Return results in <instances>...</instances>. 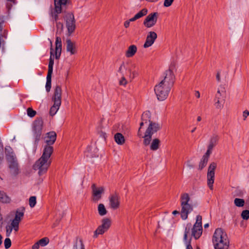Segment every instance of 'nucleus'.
I'll return each mask as SVG.
<instances>
[{"label": "nucleus", "mask_w": 249, "mask_h": 249, "mask_svg": "<svg viewBox=\"0 0 249 249\" xmlns=\"http://www.w3.org/2000/svg\"><path fill=\"white\" fill-rule=\"evenodd\" d=\"M141 127H140V128H139V130H138L137 135H138V136L139 137H142V138H143L142 137H143V136H142V132H141Z\"/></svg>", "instance_id": "56"}, {"label": "nucleus", "mask_w": 249, "mask_h": 249, "mask_svg": "<svg viewBox=\"0 0 249 249\" xmlns=\"http://www.w3.org/2000/svg\"><path fill=\"white\" fill-rule=\"evenodd\" d=\"M122 76L119 81V85L121 86H125L127 83V81L124 75Z\"/></svg>", "instance_id": "49"}, {"label": "nucleus", "mask_w": 249, "mask_h": 249, "mask_svg": "<svg viewBox=\"0 0 249 249\" xmlns=\"http://www.w3.org/2000/svg\"><path fill=\"white\" fill-rule=\"evenodd\" d=\"M225 99V90L224 88L218 89L215 95L214 105L217 109H221L223 107Z\"/></svg>", "instance_id": "14"}, {"label": "nucleus", "mask_w": 249, "mask_h": 249, "mask_svg": "<svg viewBox=\"0 0 249 249\" xmlns=\"http://www.w3.org/2000/svg\"><path fill=\"white\" fill-rule=\"evenodd\" d=\"M249 115V111L248 110H245L243 112V120L245 121L246 120L248 116Z\"/></svg>", "instance_id": "51"}, {"label": "nucleus", "mask_w": 249, "mask_h": 249, "mask_svg": "<svg viewBox=\"0 0 249 249\" xmlns=\"http://www.w3.org/2000/svg\"><path fill=\"white\" fill-rule=\"evenodd\" d=\"M25 212V208L21 207L17 210V231L18 229L20 221L23 219Z\"/></svg>", "instance_id": "24"}, {"label": "nucleus", "mask_w": 249, "mask_h": 249, "mask_svg": "<svg viewBox=\"0 0 249 249\" xmlns=\"http://www.w3.org/2000/svg\"><path fill=\"white\" fill-rule=\"evenodd\" d=\"M147 9L146 8H143L140 12H139L137 14L135 15L134 17L130 18V20L131 21H134L137 19L142 17L143 16L146 15L147 14Z\"/></svg>", "instance_id": "31"}, {"label": "nucleus", "mask_w": 249, "mask_h": 249, "mask_svg": "<svg viewBox=\"0 0 249 249\" xmlns=\"http://www.w3.org/2000/svg\"><path fill=\"white\" fill-rule=\"evenodd\" d=\"M15 3V0H7L6 8L8 12L11 10L13 5Z\"/></svg>", "instance_id": "44"}, {"label": "nucleus", "mask_w": 249, "mask_h": 249, "mask_svg": "<svg viewBox=\"0 0 249 249\" xmlns=\"http://www.w3.org/2000/svg\"><path fill=\"white\" fill-rule=\"evenodd\" d=\"M150 117L151 113L149 111L144 112L141 117L142 121H144L145 123H147L148 121L149 123L144 135L142 137L143 138V144L145 146L149 145L151 141H152V136L154 133L157 132L161 128L160 124L150 120Z\"/></svg>", "instance_id": "2"}, {"label": "nucleus", "mask_w": 249, "mask_h": 249, "mask_svg": "<svg viewBox=\"0 0 249 249\" xmlns=\"http://www.w3.org/2000/svg\"><path fill=\"white\" fill-rule=\"evenodd\" d=\"M0 201H1L2 202H6L5 200V195L1 191H0Z\"/></svg>", "instance_id": "52"}, {"label": "nucleus", "mask_w": 249, "mask_h": 249, "mask_svg": "<svg viewBox=\"0 0 249 249\" xmlns=\"http://www.w3.org/2000/svg\"><path fill=\"white\" fill-rule=\"evenodd\" d=\"M137 51V47L135 45H132L128 47L126 51L125 55L126 57H131L133 56Z\"/></svg>", "instance_id": "26"}, {"label": "nucleus", "mask_w": 249, "mask_h": 249, "mask_svg": "<svg viewBox=\"0 0 249 249\" xmlns=\"http://www.w3.org/2000/svg\"><path fill=\"white\" fill-rule=\"evenodd\" d=\"M158 16V14L156 12L148 15L143 21L144 25L147 28L153 27L157 22Z\"/></svg>", "instance_id": "17"}, {"label": "nucleus", "mask_w": 249, "mask_h": 249, "mask_svg": "<svg viewBox=\"0 0 249 249\" xmlns=\"http://www.w3.org/2000/svg\"><path fill=\"white\" fill-rule=\"evenodd\" d=\"M111 221L108 218H105L102 220V224L99 226L94 231L93 238H96L99 235H103L107 231L111 226Z\"/></svg>", "instance_id": "10"}, {"label": "nucleus", "mask_w": 249, "mask_h": 249, "mask_svg": "<svg viewBox=\"0 0 249 249\" xmlns=\"http://www.w3.org/2000/svg\"><path fill=\"white\" fill-rule=\"evenodd\" d=\"M217 164L215 162H212L208 168L207 173V185L209 188L212 190L213 189V184L214 180L215 170Z\"/></svg>", "instance_id": "15"}, {"label": "nucleus", "mask_w": 249, "mask_h": 249, "mask_svg": "<svg viewBox=\"0 0 249 249\" xmlns=\"http://www.w3.org/2000/svg\"><path fill=\"white\" fill-rule=\"evenodd\" d=\"M61 52H55V57L56 59H59L60 55H61Z\"/></svg>", "instance_id": "55"}, {"label": "nucleus", "mask_w": 249, "mask_h": 249, "mask_svg": "<svg viewBox=\"0 0 249 249\" xmlns=\"http://www.w3.org/2000/svg\"><path fill=\"white\" fill-rule=\"evenodd\" d=\"M36 197L35 196H31L29 200V205L31 208H33L36 204Z\"/></svg>", "instance_id": "43"}, {"label": "nucleus", "mask_w": 249, "mask_h": 249, "mask_svg": "<svg viewBox=\"0 0 249 249\" xmlns=\"http://www.w3.org/2000/svg\"><path fill=\"white\" fill-rule=\"evenodd\" d=\"M62 93L61 87L56 85L54 88L53 93L52 97V100L53 104L50 109V114L51 116L54 115L59 109L61 105Z\"/></svg>", "instance_id": "5"}, {"label": "nucleus", "mask_w": 249, "mask_h": 249, "mask_svg": "<svg viewBox=\"0 0 249 249\" xmlns=\"http://www.w3.org/2000/svg\"><path fill=\"white\" fill-rule=\"evenodd\" d=\"M145 123L144 121H142L141 123H140V127L141 129L142 128V126Z\"/></svg>", "instance_id": "61"}, {"label": "nucleus", "mask_w": 249, "mask_h": 249, "mask_svg": "<svg viewBox=\"0 0 249 249\" xmlns=\"http://www.w3.org/2000/svg\"><path fill=\"white\" fill-rule=\"evenodd\" d=\"M53 151V148L49 146L44 147L42 156L35 162L33 165L35 170H38L39 176L45 174L51 165V161L49 160Z\"/></svg>", "instance_id": "1"}, {"label": "nucleus", "mask_w": 249, "mask_h": 249, "mask_svg": "<svg viewBox=\"0 0 249 249\" xmlns=\"http://www.w3.org/2000/svg\"><path fill=\"white\" fill-rule=\"evenodd\" d=\"M43 121L41 118H37L33 123V131L35 142H38L42 134Z\"/></svg>", "instance_id": "9"}, {"label": "nucleus", "mask_w": 249, "mask_h": 249, "mask_svg": "<svg viewBox=\"0 0 249 249\" xmlns=\"http://www.w3.org/2000/svg\"><path fill=\"white\" fill-rule=\"evenodd\" d=\"M98 211L99 214L104 216L107 213V211L103 204L100 203L98 206Z\"/></svg>", "instance_id": "35"}, {"label": "nucleus", "mask_w": 249, "mask_h": 249, "mask_svg": "<svg viewBox=\"0 0 249 249\" xmlns=\"http://www.w3.org/2000/svg\"><path fill=\"white\" fill-rule=\"evenodd\" d=\"M174 0H164L163 5L165 7H169L173 2Z\"/></svg>", "instance_id": "50"}, {"label": "nucleus", "mask_w": 249, "mask_h": 249, "mask_svg": "<svg viewBox=\"0 0 249 249\" xmlns=\"http://www.w3.org/2000/svg\"><path fill=\"white\" fill-rule=\"evenodd\" d=\"M3 160V146L2 143H0V164Z\"/></svg>", "instance_id": "47"}, {"label": "nucleus", "mask_w": 249, "mask_h": 249, "mask_svg": "<svg viewBox=\"0 0 249 249\" xmlns=\"http://www.w3.org/2000/svg\"><path fill=\"white\" fill-rule=\"evenodd\" d=\"M147 9L146 8H143L140 12H139L137 14L135 15L134 17L130 18V20L131 21H134L137 19L142 17L143 16L146 15L147 14Z\"/></svg>", "instance_id": "30"}, {"label": "nucleus", "mask_w": 249, "mask_h": 249, "mask_svg": "<svg viewBox=\"0 0 249 249\" xmlns=\"http://www.w3.org/2000/svg\"><path fill=\"white\" fill-rule=\"evenodd\" d=\"M27 113L29 117L33 118L36 114V112L33 110L32 108L29 107L27 109Z\"/></svg>", "instance_id": "42"}, {"label": "nucleus", "mask_w": 249, "mask_h": 249, "mask_svg": "<svg viewBox=\"0 0 249 249\" xmlns=\"http://www.w3.org/2000/svg\"><path fill=\"white\" fill-rule=\"evenodd\" d=\"M191 236L196 239H198L202 232V216L198 215L196 216V222L193 228L191 227Z\"/></svg>", "instance_id": "12"}, {"label": "nucleus", "mask_w": 249, "mask_h": 249, "mask_svg": "<svg viewBox=\"0 0 249 249\" xmlns=\"http://www.w3.org/2000/svg\"><path fill=\"white\" fill-rule=\"evenodd\" d=\"M45 138L46 145L44 147L50 146L53 148L52 145L54 143L56 139V134L54 131H51L46 134Z\"/></svg>", "instance_id": "21"}, {"label": "nucleus", "mask_w": 249, "mask_h": 249, "mask_svg": "<svg viewBox=\"0 0 249 249\" xmlns=\"http://www.w3.org/2000/svg\"><path fill=\"white\" fill-rule=\"evenodd\" d=\"M41 247H44L49 243V239L47 237H44L37 241Z\"/></svg>", "instance_id": "40"}, {"label": "nucleus", "mask_w": 249, "mask_h": 249, "mask_svg": "<svg viewBox=\"0 0 249 249\" xmlns=\"http://www.w3.org/2000/svg\"><path fill=\"white\" fill-rule=\"evenodd\" d=\"M13 229L16 231V217L13 219L11 224L6 227L7 236H9Z\"/></svg>", "instance_id": "32"}, {"label": "nucleus", "mask_w": 249, "mask_h": 249, "mask_svg": "<svg viewBox=\"0 0 249 249\" xmlns=\"http://www.w3.org/2000/svg\"><path fill=\"white\" fill-rule=\"evenodd\" d=\"M126 71H128V69L126 67L125 63L123 62L117 71V73L121 75H124V72Z\"/></svg>", "instance_id": "37"}, {"label": "nucleus", "mask_w": 249, "mask_h": 249, "mask_svg": "<svg viewBox=\"0 0 249 249\" xmlns=\"http://www.w3.org/2000/svg\"><path fill=\"white\" fill-rule=\"evenodd\" d=\"M66 50L71 54H74L77 53L75 43L72 42L70 39L66 40Z\"/></svg>", "instance_id": "23"}, {"label": "nucleus", "mask_w": 249, "mask_h": 249, "mask_svg": "<svg viewBox=\"0 0 249 249\" xmlns=\"http://www.w3.org/2000/svg\"><path fill=\"white\" fill-rule=\"evenodd\" d=\"M62 41L60 37L56 36L55 39V52H61Z\"/></svg>", "instance_id": "33"}, {"label": "nucleus", "mask_w": 249, "mask_h": 249, "mask_svg": "<svg viewBox=\"0 0 249 249\" xmlns=\"http://www.w3.org/2000/svg\"><path fill=\"white\" fill-rule=\"evenodd\" d=\"M120 197L119 194L115 192L109 197V205L111 208L114 210L118 209L120 206Z\"/></svg>", "instance_id": "18"}, {"label": "nucleus", "mask_w": 249, "mask_h": 249, "mask_svg": "<svg viewBox=\"0 0 249 249\" xmlns=\"http://www.w3.org/2000/svg\"><path fill=\"white\" fill-rule=\"evenodd\" d=\"M164 74L163 79L162 80L159 84L172 88L174 85L175 80V76L173 71L170 68L165 71Z\"/></svg>", "instance_id": "13"}, {"label": "nucleus", "mask_w": 249, "mask_h": 249, "mask_svg": "<svg viewBox=\"0 0 249 249\" xmlns=\"http://www.w3.org/2000/svg\"><path fill=\"white\" fill-rule=\"evenodd\" d=\"M190 197L187 193H183L180 197L181 217L183 220L188 218V215L193 210V206L189 203Z\"/></svg>", "instance_id": "6"}, {"label": "nucleus", "mask_w": 249, "mask_h": 249, "mask_svg": "<svg viewBox=\"0 0 249 249\" xmlns=\"http://www.w3.org/2000/svg\"><path fill=\"white\" fill-rule=\"evenodd\" d=\"M171 88L160 84L157 85L155 87L154 90L158 99L159 101H164L165 100L169 93Z\"/></svg>", "instance_id": "8"}, {"label": "nucleus", "mask_w": 249, "mask_h": 249, "mask_svg": "<svg viewBox=\"0 0 249 249\" xmlns=\"http://www.w3.org/2000/svg\"><path fill=\"white\" fill-rule=\"evenodd\" d=\"M208 160V159L203 157L201 160H200V161L199 162L198 169L200 170H202L203 168L206 166Z\"/></svg>", "instance_id": "38"}, {"label": "nucleus", "mask_w": 249, "mask_h": 249, "mask_svg": "<svg viewBox=\"0 0 249 249\" xmlns=\"http://www.w3.org/2000/svg\"><path fill=\"white\" fill-rule=\"evenodd\" d=\"M40 245L38 242L35 243L32 247V249H39Z\"/></svg>", "instance_id": "53"}, {"label": "nucleus", "mask_w": 249, "mask_h": 249, "mask_svg": "<svg viewBox=\"0 0 249 249\" xmlns=\"http://www.w3.org/2000/svg\"><path fill=\"white\" fill-rule=\"evenodd\" d=\"M52 75L50 74H47V81L46 83V90L47 92H49L50 91L51 89V82H52Z\"/></svg>", "instance_id": "34"}, {"label": "nucleus", "mask_w": 249, "mask_h": 249, "mask_svg": "<svg viewBox=\"0 0 249 249\" xmlns=\"http://www.w3.org/2000/svg\"><path fill=\"white\" fill-rule=\"evenodd\" d=\"M160 145V141L158 138L154 139L152 142H150V149L152 151H156L159 148Z\"/></svg>", "instance_id": "28"}, {"label": "nucleus", "mask_w": 249, "mask_h": 249, "mask_svg": "<svg viewBox=\"0 0 249 249\" xmlns=\"http://www.w3.org/2000/svg\"><path fill=\"white\" fill-rule=\"evenodd\" d=\"M92 196L91 200L97 202L102 198V196L105 193V188L103 186L97 187L95 184L91 185Z\"/></svg>", "instance_id": "16"}, {"label": "nucleus", "mask_w": 249, "mask_h": 249, "mask_svg": "<svg viewBox=\"0 0 249 249\" xmlns=\"http://www.w3.org/2000/svg\"><path fill=\"white\" fill-rule=\"evenodd\" d=\"M2 236L0 234V245H1L2 244Z\"/></svg>", "instance_id": "64"}, {"label": "nucleus", "mask_w": 249, "mask_h": 249, "mask_svg": "<svg viewBox=\"0 0 249 249\" xmlns=\"http://www.w3.org/2000/svg\"><path fill=\"white\" fill-rule=\"evenodd\" d=\"M172 213H173V214H178V213H179V212H178V211H177V210H175V211H174Z\"/></svg>", "instance_id": "62"}, {"label": "nucleus", "mask_w": 249, "mask_h": 249, "mask_svg": "<svg viewBox=\"0 0 249 249\" xmlns=\"http://www.w3.org/2000/svg\"><path fill=\"white\" fill-rule=\"evenodd\" d=\"M215 249H228L229 241L226 233L221 229L215 230L213 237Z\"/></svg>", "instance_id": "3"}, {"label": "nucleus", "mask_w": 249, "mask_h": 249, "mask_svg": "<svg viewBox=\"0 0 249 249\" xmlns=\"http://www.w3.org/2000/svg\"><path fill=\"white\" fill-rule=\"evenodd\" d=\"M234 203L237 207H243L245 204V200L243 199L236 198L234 200Z\"/></svg>", "instance_id": "39"}, {"label": "nucleus", "mask_w": 249, "mask_h": 249, "mask_svg": "<svg viewBox=\"0 0 249 249\" xmlns=\"http://www.w3.org/2000/svg\"><path fill=\"white\" fill-rule=\"evenodd\" d=\"M195 96L197 98H199L200 97V93L198 91H196L195 92Z\"/></svg>", "instance_id": "59"}, {"label": "nucleus", "mask_w": 249, "mask_h": 249, "mask_svg": "<svg viewBox=\"0 0 249 249\" xmlns=\"http://www.w3.org/2000/svg\"><path fill=\"white\" fill-rule=\"evenodd\" d=\"M114 140L115 142L119 145H123L125 142V139L122 134L117 133L114 135Z\"/></svg>", "instance_id": "29"}, {"label": "nucleus", "mask_w": 249, "mask_h": 249, "mask_svg": "<svg viewBox=\"0 0 249 249\" xmlns=\"http://www.w3.org/2000/svg\"><path fill=\"white\" fill-rule=\"evenodd\" d=\"M187 166L188 167H189L190 168H193V165L192 164H191V161L190 160H188L187 161Z\"/></svg>", "instance_id": "58"}, {"label": "nucleus", "mask_w": 249, "mask_h": 249, "mask_svg": "<svg viewBox=\"0 0 249 249\" xmlns=\"http://www.w3.org/2000/svg\"><path fill=\"white\" fill-rule=\"evenodd\" d=\"M73 249H85V245L82 239H80L79 241L77 240L75 242Z\"/></svg>", "instance_id": "36"}, {"label": "nucleus", "mask_w": 249, "mask_h": 249, "mask_svg": "<svg viewBox=\"0 0 249 249\" xmlns=\"http://www.w3.org/2000/svg\"><path fill=\"white\" fill-rule=\"evenodd\" d=\"M11 246V240L7 238L4 240V247L6 249H9Z\"/></svg>", "instance_id": "48"}, {"label": "nucleus", "mask_w": 249, "mask_h": 249, "mask_svg": "<svg viewBox=\"0 0 249 249\" xmlns=\"http://www.w3.org/2000/svg\"><path fill=\"white\" fill-rule=\"evenodd\" d=\"M64 19L66 22L68 35L71 36L74 32L76 28L74 15L72 13H68L64 17Z\"/></svg>", "instance_id": "11"}, {"label": "nucleus", "mask_w": 249, "mask_h": 249, "mask_svg": "<svg viewBox=\"0 0 249 249\" xmlns=\"http://www.w3.org/2000/svg\"><path fill=\"white\" fill-rule=\"evenodd\" d=\"M219 139V137L218 135L215 134H213V135L211 136V137L210 139L209 143L208 146H210L212 148H213L218 143Z\"/></svg>", "instance_id": "27"}, {"label": "nucleus", "mask_w": 249, "mask_h": 249, "mask_svg": "<svg viewBox=\"0 0 249 249\" xmlns=\"http://www.w3.org/2000/svg\"><path fill=\"white\" fill-rule=\"evenodd\" d=\"M128 71L130 81H132L135 77L139 75L138 68L135 64L131 65L130 67L128 68Z\"/></svg>", "instance_id": "22"}, {"label": "nucleus", "mask_w": 249, "mask_h": 249, "mask_svg": "<svg viewBox=\"0 0 249 249\" xmlns=\"http://www.w3.org/2000/svg\"><path fill=\"white\" fill-rule=\"evenodd\" d=\"M131 21V20H130V19H129V20H126L124 22V26L125 27V28H128L129 26V24H130V22Z\"/></svg>", "instance_id": "54"}, {"label": "nucleus", "mask_w": 249, "mask_h": 249, "mask_svg": "<svg viewBox=\"0 0 249 249\" xmlns=\"http://www.w3.org/2000/svg\"><path fill=\"white\" fill-rule=\"evenodd\" d=\"M54 10L51 13L52 17L54 21L57 22L58 19V14L63 12H65L67 7L70 4L69 0H54Z\"/></svg>", "instance_id": "7"}, {"label": "nucleus", "mask_w": 249, "mask_h": 249, "mask_svg": "<svg viewBox=\"0 0 249 249\" xmlns=\"http://www.w3.org/2000/svg\"><path fill=\"white\" fill-rule=\"evenodd\" d=\"M157 38V35L155 32H149L147 36L145 42L143 44V47L146 48L152 46Z\"/></svg>", "instance_id": "20"}, {"label": "nucleus", "mask_w": 249, "mask_h": 249, "mask_svg": "<svg viewBox=\"0 0 249 249\" xmlns=\"http://www.w3.org/2000/svg\"><path fill=\"white\" fill-rule=\"evenodd\" d=\"M51 49H50V57L49 59V62L48 65V74H52L53 71V66L54 64V59H53V50L52 47V43L51 42Z\"/></svg>", "instance_id": "25"}, {"label": "nucleus", "mask_w": 249, "mask_h": 249, "mask_svg": "<svg viewBox=\"0 0 249 249\" xmlns=\"http://www.w3.org/2000/svg\"><path fill=\"white\" fill-rule=\"evenodd\" d=\"M216 78L218 82L220 81V73L219 72L217 73Z\"/></svg>", "instance_id": "57"}, {"label": "nucleus", "mask_w": 249, "mask_h": 249, "mask_svg": "<svg viewBox=\"0 0 249 249\" xmlns=\"http://www.w3.org/2000/svg\"><path fill=\"white\" fill-rule=\"evenodd\" d=\"M201 117L200 116H198L197 118V121L198 122H200L201 121Z\"/></svg>", "instance_id": "63"}, {"label": "nucleus", "mask_w": 249, "mask_h": 249, "mask_svg": "<svg viewBox=\"0 0 249 249\" xmlns=\"http://www.w3.org/2000/svg\"><path fill=\"white\" fill-rule=\"evenodd\" d=\"M2 24L0 23V33L2 31ZM2 35L1 33H0V40H1Z\"/></svg>", "instance_id": "60"}, {"label": "nucleus", "mask_w": 249, "mask_h": 249, "mask_svg": "<svg viewBox=\"0 0 249 249\" xmlns=\"http://www.w3.org/2000/svg\"><path fill=\"white\" fill-rule=\"evenodd\" d=\"M213 148H212L210 146H208V149L206 152V153L203 155V157L206 158L207 159H209L210 155L212 153V150Z\"/></svg>", "instance_id": "46"}, {"label": "nucleus", "mask_w": 249, "mask_h": 249, "mask_svg": "<svg viewBox=\"0 0 249 249\" xmlns=\"http://www.w3.org/2000/svg\"><path fill=\"white\" fill-rule=\"evenodd\" d=\"M56 28H57L56 34H57V33L58 32H59L60 33H61L62 32L63 29V23L60 22H56Z\"/></svg>", "instance_id": "45"}, {"label": "nucleus", "mask_w": 249, "mask_h": 249, "mask_svg": "<svg viewBox=\"0 0 249 249\" xmlns=\"http://www.w3.org/2000/svg\"><path fill=\"white\" fill-rule=\"evenodd\" d=\"M6 160L8 166V179L10 180L16 177V160L13 149L9 146L5 147Z\"/></svg>", "instance_id": "4"}, {"label": "nucleus", "mask_w": 249, "mask_h": 249, "mask_svg": "<svg viewBox=\"0 0 249 249\" xmlns=\"http://www.w3.org/2000/svg\"><path fill=\"white\" fill-rule=\"evenodd\" d=\"M241 216L244 220H248L249 219V210H245L243 211L241 213Z\"/></svg>", "instance_id": "41"}, {"label": "nucleus", "mask_w": 249, "mask_h": 249, "mask_svg": "<svg viewBox=\"0 0 249 249\" xmlns=\"http://www.w3.org/2000/svg\"><path fill=\"white\" fill-rule=\"evenodd\" d=\"M191 229V224L188 223L187 224L185 229L184 234V240L186 244V249H193L191 245V241L193 236H190V233Z\"/></svg>", "instance_id": "19"}]
</instances>
